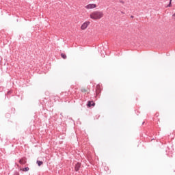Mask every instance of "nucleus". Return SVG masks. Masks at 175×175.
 I'll return each mask as SVG.
<instances>
[{"label":"nucleus","instance_id":"nucleus-1","mask_svg":"<svg viewBox=\"0 0 175 175\" xmlns=\"http://www.w3.org/2000/svg\"><path fill=\"white\" fill-rule=\"evenodd\" d=\"M103 17V13L101 11H94L90 14V18L96 21L100 20Z\"/></svg>","mask_w":175,"mask_h":175},{"label":"nucleus","instance_id":"nucleus-2","mask_svg":"<svg viewBox=\"0 0 175 175\" xmlns=\"http://www.w3.org/2000/svg\"><path fill=\"white\" fill-rule=\"evenodd\" d=\"M90 21H86L82 24V26H81V29L85 30L88 28V27L90 25Z\"/></svg>","mask_w":175,"mask_h":175},{"label":"nucleus","instance_id":"nucleus-3","mask_svg":"<svg viewBox=\"0 0 175 175\" xmlns=\"http://www.w3.org/2000/svg\"><path fill=\"white\" fill-rule=\"evenodd\" d=\"M96 8V5L94 3H92V4H88L86 5V7H85V8L88 9V10H91V9H94Z\"/></svg>","mask_w":175,"mask_h":175},{"label":"nucleus","instance_id":"nucleus-4","mask_svg":"<svg viewBox=\"0 0 175 175\" xmlns=\"http://www.w3.org/2000/svg\"><path fill=\"white\" fill-rule=\"evenodd\" d=\"M88 107H94L95 106V103L93 100H89L88 102Z\"/></svg>","mask_w":175,"mask_h":175},{"label":"nucleus","instance_id":"nucleus-5","mask_svg":"<svg viewBox=\"0 0 175 175\" xmlns=\"http://www.w3.org/2000/svg\"><path fill=\"white\" fill-rule=\"evenodd\" d=\"M81 166V163H77V164H75V172H79V170H80Z\"/></svg>","mask_w":175,"mask_h":175},{"label":"nucleus","instance_id":"nucleus-6","mask_svg":"<svg viewBox=\"0 0 175 175\" xmlns=\"http://www.w3.org/2000/svg\"><path fill=\"white\" fill-rule=\"evenodd\" d=\"M19 163H20L21 165H25V163H27L26 158L24 157V158L21 159V160H19Z\"/></svg>","mask_w":175,"mask_h":175},{"label":"nucleus","instance_id":"nucleus-7","mask_svg":"<svg viewBox=\"0 0 175 175\" xmlns=\"http://www.w3.org/2000/svg\"><path fill=\"white\" fill-rule=\"evenodd\" d=\"M81 92L82 93H88V94L90 93V92L87 89H85V88L81 89Z\"/></svg>","mask_w":175,"mask_h":175},{"label":"nucleus","instance_id":"nucleus-8","mask_svg":"<svg viewBox=\"0 0 175 175\" xmlns=\"http://www.w3.org/2000/svg\"><path fill=\"white\" fill-rule=\"evenodd\" d=\"M61 57L64 59H66L67 56L65 53H61Z\"/></svg>","mask_w":175,"mask_h":175},{"label":"nucleus","instance_id":"nucleus-9","mask_svg":"<svg viewBox=\"0 0 175 175\" xmlns=\"http://www.w3.org/2000/svg\"><path fill=\"white\" fill-rule=\"evenodd\" d=\"M37 164L38 165V166H41L42 165H43V161H40V160H37Z\"/></svg>","mask_w":175,"mask_h":175},{"label":"nucleus","instance_id":"nucleus-10","mask_svg":"<svg viewBox=\"0 0 175 175\" xmlns=\"http://www.w3.org/2000/svg\"><path fill=\"white\" fill-rule=\"evenodd\" d=\"M100 94V89H97V90H96V95H99Z\"/></svg>","mask_w":175,"mask_h":175},{"label":"nucleus","instance_id":"nucleus-11","mask_svg":"<svg viewBox=\"0 0 175 175\" xmlns=\"http://www.w3.org/2000/svg\"><path fill=\"white\" fill-rule=\"evenodd\" d=\"M23 172H28L29 170V167H25V168H23Z\"/></svg>","mask_w":175,"mask_h":175},{"label":"nucleus","instance_id":"nucleus-12","mask_svg":"<svg viewBox=\"0 0 175 175\" xmlns=\"http://www.w3.org/2000/svg\"><path fill=\"white\" fill-rule=\"evenodd\" d=\"M172 0H170V3L169 4L167 5V8H170L172 6Z\"/></svg>","mask_w":175,"mask_h":175},{"label":"nucleus","instance_id":"nucleus-13","mask_svg":"<svg viewBox=\"0 0 175 175\" xmlns=\"http://www.w3.org/2000/svg\"><path fill=\"white\" fill-rule=\"evenodd\" d=\"M5 117L8 118H10V113H7L5 114Z\"/></svg>","mask_w":175,"mask_h":175},{"label":"nucleus","instance_id":"nucleus-14","mask_svg":"<svg viewBox=\"0 0 175 175\" xmlns=\"http://www.w3.org/2000/svg\"><path fill=\"white\" fill-rule=\"evenodd\" d=\"M14 175H20L19 172H18V171H15V172L14 173Z\"/></svg>","mask_w":175,"mask_h":175},{"label":"nucleus","instance_id":"nucleus-15","mask_svg":"<svg viewBox=\"0 0 175 175\" xmlns=\"http://www.w3.org/2000/svg\"><path fill=\"white\" fill-rule=\"evenodd\" d=\"M172 17L174 18V19H175V13H174V14H172Z\"/></svg>","mask_w":175,"mask_h":175},{"label":"nucleus","instance_id":"nucleus-16","mask_svg":"<svg viewBox=\"0 0 175 175\" xmlns=\"http://www.w3.org/2000/svg\"><path fill=\"white\" fill-rule=\"evenodd\" d=\"M120 3H122V4L124 3V2L123 1H120Z\"/></svg>","mask_w":175,"mask_h":175},{"label":"nucleus","instance_id":"nucleus-17","mask_svg":"<svg viewBox=\"0 0 175 175\" xmlns=\"http://www.w3.org/2000/svg\"><path fill=\"white\" fill-rule=\"evenodd\" d=\"M11 92H12L11 91H8V94H10Z\"/></svg>","mask_w":175,"mask_h":175},{"label":"nucleus","instance_id":"nucleus-18","mask_svg":"<svg viewBox=\"0 0 175 175\" xmlns=\"http://www.w3.org/2000/svg\"><path fill=\"white\" fill-rule=\"evenodd\" d=\"M11 110H12V111H15V109H14V108H12Z\"/></svg>","mask_w":175,"mask_h":175},{"label":"nucleus","instance_id":"nucleus-19","mask_svg":"<svg viewBox=\"0 0 175 175\" xmlns=\"http://www.w3.org/2000/svg\"><path fill=\"white\" fill-rule=\"evenodd\" d=\"M131 18H134V16H131Z\"/></svg>","mask_w":175,"mask_h":175},{"label":"nucleus","instance_id":"nucleus-20","mask_svg":"<svg viewBox=\"0 0 175 175\" xmlns=\"http://www.w3.org/2000/svg\"><path fill=\"white\" fill-rule=\"evenodd\" d=\"M144 123H145V122H142V124H144Z\"/></svg>","mask_w":175,"mask_h":175}]
</instances>
